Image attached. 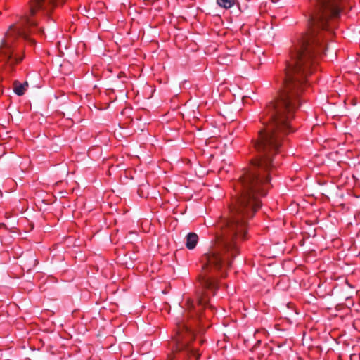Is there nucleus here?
Wrapping results in <instances>:
<instances>
[{
  "label": "nucleus",
  "instance_id": "nucleus-4",
  "mask_svg": "<svg viewBox=\"0 0 360 360\" xmlns=\"http://www.w3.org/2000/svg\"><path fill=\"white\" fill-rule=\"evenodd\" d=\"M7 230V227L4 223H0V238L1 237V233Z\"/></svg>",
  "mask_w": 360,
  "mask_h": 360
},
{
  "label": "nucleus",
  "instance_id": "nucleus-1",
  "mask_svg": "<svg viewBox=\"0 0 360 360\" xmlns=\"http://www.w3.org/2000/svg\"><path fill=\"white\" fill-rule=\"evenodd\" d=\"M28 88L27 82L23 83L20 82L18 80L13 82V91L18 96H22Z\"/></svg>",
  "mask_w": 360,
  "mask_h": 360
},
{
  "label": "nucleus",
  "instance_id": "nucleus-3",
  "mask_svg": "<svg viewBox=\"0 0 360 360\" xmlns=\"http://www.w3.org/2000/svg\"><path fill=\"white\" fill-rule=\"evenodd\" d=\"M236 2V0H217V4L225 9H229L233 7Z\"/></svg>",
  "mask_w": 360,
  "mask_h": 360
},
{
  "label": "nucleus",
  "instance_id": "nucleus-2",
  "mask_svg": "<svg viewBox=\"0 0 360 360\" xmlns=\"http://www.w3.org/2000/svg\"><path fill=\"white\" fill-rule=\"evenodd\" d=\"M198 236L196 233H190L186 236V246L188 249L192 250L193 249L198 243Z\"/></svg>",
  "mask_w": 360,
  "mask_h": 360
}]
</instances>
